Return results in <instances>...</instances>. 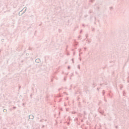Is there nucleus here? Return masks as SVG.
<instances>
[{
	"mask_svg": "<svg viewBox=\"0 0 129 129\" xmlns=\"http://www.w3.org/2000/svg\"><path fill=\"white\" fill-rule=\"evenodd\" d=\"M31 116H32V115H30V117H31Z\"/></svg>",
	"mask_w": 129,
	"mask_h": 129,
	"instance_id": "nucleus-1",
	"label": "nucleus"
}]
</instances>
